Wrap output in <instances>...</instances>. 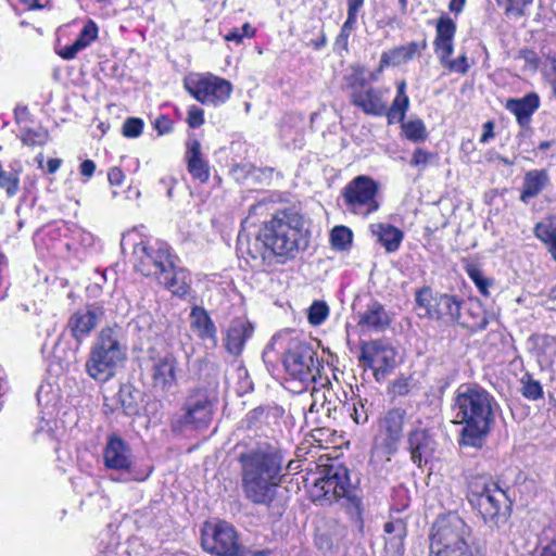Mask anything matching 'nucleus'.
<instances>
[{
    "mask_svg": "<svg viewBox=\"0 0 556 556\" xmlns=\"http://www.w3.org/2000/svg\"><path fill=\"white\" fill-rule=\"evenodd\" d=\"M283 456L277 443L261 440L241 453V486L245 498L256 505L269 506L281 482Z\"/></svg>",
    "mask_w": 556,
    "mask_h": 556,
    "instance_id": "f257e3e1",
    "label": "nucleus"
},
{
    "mask_svg": "<svg viewBox=\"0 0 556 556\" xmlns=\"http://www.w3.org/2000/svg\"><path fill=\"white\" fill-rule=\"evenodd\" d=\"M495 399L483 388L460 386L454 400L457 422L464 425L460 444L480 447L491 430Z\"/></svg>",
    "mask_w": 556,
    "mask_h": 556,
    "instance_id": "f03ea898",
    "label": "nucleus"
},
{
    "mask_svg": "<svg viewBox=\"0 0 556 556\" xmlns=\"http://www.w3.org/2000/svg\"><path fill=\"white\" fill-rule=\"evenodd\" d=\"M127 357V344L118 326L102 328L92 341L85 371L92 380L105 383Z\"/></svg>",
    "mask_w": 556,
    "mask_h": 556,
    "instance_id": "7ed1b4c3",
    "label": "nucleus"
},
{
    "mask_svg": "<svg viewBox=\"0 0 556 556\" xmlns=\"http://www.w3.org/2000/svg\"><path fill=\"white\" fill-rule=\"evenodd\" d=\"M468 501L490 529L504 526L511 511V501L506 491L486 475L468 478Z\"/></svg>",
    "mask_w": 556,
    "mask_h": 556,
    "instance_id": "20e7f679",
    "label": "nucleus"
},
{
    "mask_svg": "<svg viewBox=\"0 0 556 556\" xmlns=\"http://www.w3.org/2000/svg\"><path fill=\"white\" fill-rule=\"evenodd\" d=\"M301 215L292 208L277 211L261 231L264 243L275 256L292 257L299 248Z\"/></svg>",
    "mask_w": 556,
    "mask_h": 556,
    "instance_id": "39448f33",
    "label": "nucleus"
},
{
    "mask_svg": "<svg viewBox=\"0 0 556 556\" xmlns=\"http://www.w3.org/2000/svg\"><path fill=\"white\" fill-rule=\"evenodd\" d=\"M471 529L455 513L435 520L430 535V556H439L454 549L471 546Z\"/></svg>",
    "mask_w": 556,
    "mask_h": 556,
    "instance_id": "423d86ee",
    "label": "nucleus"
},
{
    "mask_svg": "<svg viewBox=\"0 0 556 556\" xmlns=\"http://www.w3.org/2000/svg\"><path fill=\"white\" fill-rule=\"evenodd\" d=\"M184 87L197 101L214 108L226 103L232 92L229 80L211 73L188 75L184 79Z\"/></svg>",
    "mask_w": 556,
    "mask_h": 556,
    "instance_id": "0eeeda50",
    "label": "nucleus"
},
{
    "mask_svg": "<svg viewBox=\"0 0 556 556\" xmlns=\"http://www.w3.org/2000/svg\"><path fill=\"white\" fill-rule=\"evenodd\" d=\"M378 190L379 186L371 177L356 176L341 191L345 210L363 217L377 212L379 210Z\"/></svg>",
    "mask_w": 556,
    "mask_h": 556,
    "instance_id": "6e6552de",
    "label": "nucleus"
},
{
    "mask_svg": "<svg viewBox=\"0 0 556 556\" xmlns=\"http://www.w3.org/2000/svg\"><path fill=\"white\" fill-rule=\"evenodd\" d=\"M201 544L205 552L216 556H242L237 532L226 521L205 522Z\"/></svg>",
    "mask_w": 556,
    "mask_h": 556,
    "instance_id": "1a4fd4ad",
    "label": "nucleus"
},
{
    "mask_svg": "<svg viewBox=\"0 0 556 556\" xmlns=\"http://www.w3.org/2000/svg\"><path fill=\"white\" fill-rule=\"evenodd\" d=\"M319 361L313 346L303 341H292L285 353L286 371L295 380L311 382L319 369Z\"/></svg>",
    "mask_w": 556,
    "mask_h": 556,
    "instance_id": "9d476101",
    "label": "nucleus"
},
{
    "mask_svg": "<svg viewBox=\"0 0 556 556\" xmlns=\"http://www.w3.org/2000/svg\"><path fill=\"white\" fill-rule=\"evenodd\" d=\"M103 460L106 468L118 470L126 473L123 479L127 481H144L151 473V470L135 473L131 470L134 456L129 445L118 435L112 434L108 438L106 445L103 450Z\"/></svg>",
    "mask_w": 556,
    "mask_h": 556,
    "instance_id": "9b49d317",
    "label": "nucleus"
},
{
    "mask_svg": "<svg viewBox=\"0 0 556 556\" xmlns=\"http://www.w3.org/2000/svg\"><path fill=\"white\" fill-rule=\"evenodd\" d=\"M359 362L374 371L377 381H381L395 368L396 351L382 340L365 342L361 346Z\"/></svg>",
    "mask_w": 556,
    "mask_h": 556,
    "instance_id": "f8f14e48",
    "label": "nucleus"
},
{
    "mask_svg": "<svg viewBox=\"0 0 556 556\" xmlns=\"http://www.w3.org/2000/svg\"><path fill=\"white\" fill-rule=\"evenodd\" d=\"M134 254L137 260L135 265L137 270L147 277L154 276L159 278L173 262L169 247L165 242L138 243L134 249Z\"/></svg>",
    "mask_w": 556,
    "mask_h": 556,
    "instance_id": "ddd939ff",
    "label": "nucleus"
},
{
    "mask_svg": "<svg viewBox=\"0 0 556 556\" xmlns=\"http://www.w3.org/2000/svg\"><path fill=\"white\" fill-rule=\"evenodd\" d=\"M407 420V413L404 408L393 407L382 414L378 420V432L376 442L387 453H394L403 438L404 425Z\"/></svg>",
    "mask_w": 556,
    "mask_h": 556,
    "instance_id": "4468645a",
    "label": "nucleus"
},
{
    "mask_svg": "<svg viewBox=\"0 0 556 556\" xmlns=\"http://www.w3.org/2000/svg\"><path fill=\"white\" fill-rule=\"evenodd\" d=\"M216 395L207 389H194L184 405L182 424L194 427L207 426L212 419Z\"/></svg>",
    "mask_w": 556,
    "mask_h": 556,
    "instance_id": "2eb2a0df",
    "label": "nucleus"
},
{
    "mask_svg": "<svg viewBox=\"0 0 556 556\" xmlns=\"http://www.w3.org/2000/svg\"><path fill=\"white\" fill-rule=\"evenodd\" d=\"M104 317V308L98 304H89L74 312L66 324L73 339L80 344L96 329Z\"/></svg>",
    "mask_w": 556,
    "mask_h": 556,
    "instance_id": "dca6fc26",
    "label": "nucleus"
},
{
    "mask_svg": "<svg viewBox=\"0 0 556 556\" xmlns=\"http://www.w3.org/2000/svg\"><path fill=\"white\" fill-rule=\"evenodd\" d=\"M178 362L172 353L156 357L152 366L153 387L169 392L177 386Z\"/></svg>",
    "mask_w": 556,
    "mask_h": 556,
    "instance_id": "f3484780",
    "label": "nucleus"
},
{
    "mask_svg": "<svg viewBox=\"0 0 556 556\" xmlns=\"http://www.w3.org/2000/svg\"><path fill=\"white\" fill-rule=\"evenodd\" d=\"M351 103L367 115L382 116L386 113L384 91L367 85L359 91L351 92Z\"/></svg>",
    "mask_w": 556,
    "mask_h": 556,
    "instance_id": "a211bd4d",
    "label": "nucleus"
},
{
    "mask_svg": "<svg viewBox=\"0 0 556 556\" xmlns=\"http://www.w3.org/2000/svg\"><path fill=\"white\" fill-rule=\"evenodd\" d=\"M437 443L426 429H415L408 434L410 458L418 467L427 464L433 456Z\"/></svg>",
    "mask_w": 556,
    "mask_h": 556,
    "instance_id": "6ab92c4d",
    "label": "nucleus"
},
{
    "mask_svg": "<svg viewBox=\"0 0 556 556\" xmlns=\"http://www.w3.org/2000/svg\"><path fill=\"white\" fill-rule=\"evenodd\" d=\"M253 333V326L250 321L237 318L233 319L226 332L224 345L232 356H239L243 352L245 342Z\"/></svg>",
    "mask_w": 556,
    "mask_h": 556,
    "instance_id": "aec40b11",
    "label": "nucleus"
},
{
    "mask_svg": "<svg viewBox=\"0 0 556 556\" xmlns=\"http://www.w3.org/2000/svg\"><path fill=\"white\" fill-rule=\"evenodd\" d=\"M427 48L426 40L421 42L412 41L407 45H402L384 51L381 54L379 63V72H382L388 66H400L413 60L417 54Z\"/></svg>",
    "mask_w": 556,
    "mask_h": 556,
    "instance_id": "412c9836",
    "label": "nucleus"
},
{
    "mask_svg": "<svg viewBox=\"0 0 556 556\" xmlns=\"http://www.w3.org/2000/svg\"><path fill=\"white\" fill-rule=\"evenodd\" d=\"M391 318L384 306L371 300L365 311L358 313V326L368 331H383L389 327Z\"/></svg>",
    "mask_w": 556,
    "mask_h": 556,
    "instance_id": "4be33fe9",
    "label": "nucleus"
},
{
    "mask_svg": "<svg viewBox=\"0 0 556 556\" xmlns=\"http://www.w3.org/2000/svg\"><path fill=\"white\" fill-rule=\"evenodd\" d=\"M540 106V98L536 93L530 92L522 98L508 99L505 109L516 116L521 128H528L531 116Z\"/></svg>",
    "mask_w": 556,
    "mask_h": 556,
    "instance_id": "5701e85b",
    "label": "nucleus"
},
{
    "mask_svg": "<svg viewBox=\"0 0 556 556\" xmlns=\"http://www.w3.org/2000/svg\"><path fill=\"white\" fill-rule=\"evenodd\" d=\"M462 301L455 295L439 294L433 299L432 308H428L431 318L446 323H455L460 319Z\"/></svg>",
    "mask_w": 556,
    "mask_h": 556,
    "instance_id": "b1692460",
    "label": "nucleus"
},
{
    "mask_svg": "<svg viewBox=\"0 0 556 556\" xmlns=\"http://www.w3.org/2000/svg\"><path fill=\"white\" fill-rule=\"evenodd\" d=\"M190 328L203 341H210L212 345L217 344V329L208 315L207 311L202 306H193L189 314Z\"/></svg>",
    "mask_w": 556,
    "mask_h": 556,
    "instance_id": "393cba45",
    "label": "nucleus"
},
{
    "mask_svg": "<svg viewBox=\"0 0 556 556\" xmlns=\"http://www.w3.org/2000/svg\"><path fill=\"white\" fill-rule=\"evenodd\" d=\"M456 33L455 22L443 15L438 20L435 26V38L433 41V48L437 55L442 54V59L451 56L454 51V36Z\"/></svg>",
    "mask_w": 556,
    "mask_h": 556,
    "instance_id": "a878e982",
    "label": "nucleus"
},
{
    "mask_svg": "<svg viewBox=\"0 0 556 556\" xmlns=\"http://www.w3.org/2000/svg\"><path fill=\"white\" fill-rule=\"evenodd\" d=\"M551 184L549 174L546 169H531L525 174L522 188L520 192V201L529 203L533 198H536L543 190Z\"/></svg>",
    "mask_w": 556,
    "mask_h": 556,
    "instance_id": "bb28decb",
    "label": "nucleus"
},
{
    "mask_svg": "<svg viewBox=\"0 0 556 556\" xmlns=\"http://www.w3.org/2000/svg\"><path fill=\"white\" fill-rule=\"evenodd\" d=\"M185 159L190 175L201 182H206L210 178V166L202 156L201 143L198 140L188 143Z\"/></svg>",
    "mask_w": 556,
    "mask_h": 556,
    "instance_id": "cd10ccee",
    "label": "nucleus"
},
{
    "mask_svg": "<svg viewBox=\"0 0 556 556\" xmlns=\"http://www.w3.org/2000/svg\"><path fill=\"white\" fill-rule=\"evenodd\" d=\"M157 279L175 295L184 296L190 291L189 274L184 268L176 267L174 261Z\"/></svg>",
    "mask_w": 556,
    "mask_h": 556,
    "instance_id": "c85d7f7f",
    "label": "nucleus"
},
{
    "mask_svg": "<svg viewBox=\"0 0 556 556\" xmlns=\"http://www.w3.org/2000/svg\"><path fill=\"white\" fill-rule=\"evenodd\" d=\"M98 37V26L94 22L88 21L79 33L75 41L58 51V54L64 60H73L76 55L89 47Z\"/></svg>",
    "mask_w": 556,
    "mask_h": 556,
    "instance_id": "c756f323",
    "label": "nucleus"
},
{
    "mask_svg": "<svg viewBox=\"0 0 556 556\" xmlns=\"http://www.w3.org/2000/svg\"><path fill=\"white\" fill-rule=\"evenodd\" d=\"M370 231L389 253L397 251L404 238V233L399 228L384 223L372 224Z\"/></svg>",
    "mask_w": 556,
    "mask_h": 556,
    "instance_id": "7c9ffc66",
    "label": "nucleus"
},
{
    "mask_svg": "<svg viewBox=\"0 0 556 556\" xmlns=\"http://www.w3.org/2000/svg\"><path fill=\"white\" fill-rule=\"evenodd\" d=\"M409 108V98L406 94V81L401 80L396 84V96L391 104V106L388 109L386 105V113L384 115L388 117L389 124L392 123H400L403 122L406 112Z\"/></svg>",
    "mask_w": 556,
    "mask_h": 556,
    "instance_id": "2f4dec72",
    "label": "nucleus"
},
{
    "mask_svg": "<svg viewBox=\"0 0 556 556\" xmlns=\"http://www.w3.org/2000/svg\"><path fill=\"white\" fill-rule=\"evenodd\" d=\"M533 233L547 247L552 258L556 262V215H549L536 223Z\"/></svg>",
    "mask_w": 556,
    "mask_h": 556,
    "instance_id": "473e14b6",
    "label": "nucleus"
},
{
    "mask_svg": "<svg viewBox=\"0 0 556 556\" xmlns=\"http://www.w3.org/2000/svg\"><path fill=\"white\" fill-rule=\"evenodd\" d=\"M312 403L308 410L305 413V419L307 422L323 425L326 420H323V413H330L329 401L324 390L314 388L311 392Z\"/></svg>",
    "mask_w": 556,
    "mask_h": 556,
    "instance_id": "72a5a7b5",
    "label": "nucleus"
},
{
    "mask_svg": "<svg viewBox=\"0 0 556 556\" xmlns=\"http://www.w3.org/2000/svg\"><path fill=\"white\" fill-rule=\"evenodd\" d=\"M239 250L242 254H247L248 257H250L252 264L251 266L254 267H262L264 266L270 258L271 255H274L267 245L264 243V238L261 236L257 237L252 243H247L245 251L243 250V242L239 241Z\"/></svg>",
    "mask_w": 556,
    "mask_h": 556,
    "instance_id": "f704fd0d",
    "label": "nucleus"
},
{
    "mask_svg": "<svg viewBox=\"0 0 556 556\" xmlns=\"http://www.w3.org/2000/svg\"><path fill=\"white\" fill-rule=\"evenodd\" d=\"M142 393L130 384L122 386L118 391V402L127 416H136L140 410Z\"/></svg>",
    "mask_w": 556,
    "mask_h": 556,
    "instance_id": "c9c22d12",
    "label": "nucleus"
},
{
    "mask_svg": "<svg viewBox=\"0 0 556 556\" xmlns=\"http://www.w3.org/2000/svg\"><path fill=\"white\" fill-rule=\"evenodd\" d=\"M344 81L351 92L359 91L368 84L366 81V70L361 64H353L349 67L348 73L344 75Z\"/></svg>",
    "mask_w": 556,
    "mask_h": 556,
    "instance_id": "e433bc0d",
    "label": "nucleus"
},
{
    "mask_svg": "<svg viewBox=\"0 0 556 556\" xmlns=\"http://www.w3.org/2000/svg\"><path fill=\"white\" fill-rule=\"evenodd\" d=\"M402 123V131L405 138L412 142H422L428 137L425 123L420 118Z\"/></svg>",
    "mask_w": 556,
    "mask_h": 556,
    "instance_id": "4c0bfd02",
    "label": "nucleus"
},
{
    "mask_svg": "<svg viewBox=\"0 0 556 556\" xmlns=\"http://www.w3.org/2000/svg\"><path fill=\"white\" fill-rule=\"evenodd\" d=\"M467 314L471 317V320L459 321L464 327L472 331L485 329L489 320L480 304L476 303L470 305L467 308Z\"/></svg>",
    "mask_w": 556,
    "mask_h": 556,
    "instance_id": "58836bf2",
    "label": "nucleus"
},
{
    "mask_svg": "<svg viewBox=\"0 0 556 556\" xmlns=\"http://www.w3.org/2000/svg\"><path fill=\"white\" fill-rule=\"evenodd\" d=\"M521 394L530 400V401H536L541 397H543V388L539 380L533 379V377L526 372L521 379Z\"/></svg>",
    "mask_w": 556,
    "mask_h": 556,
    "instance_id": "ea45409f",
    "label": "nucleus"
},
{
    "mask_svg": "<svg viewBox=\"0 0 556 556\" xmlns=\"http://www.w3.org/2000/svg\"><path fill=\"white\" fill-rule=\"evenodd\" d=\"M356 23L357 21L346 18L341 26L340 33L338 34L333 43L334 50L339 54H342V52L349 53V39L356 27Z\"/></svg>",
    "mask_w": 556,
    "mask_h": 556,
    "instance_id": "a19ab883",
    "label": "nucleus"
},
{
    "mask_svg": "<svg viewBox=\"0 0 556 556\" xmlns=\"http://www.w3.org/2000/svg\"><path fill=\"white\" fill-rule=\"evenodd\" d=\"M20 172L18 169H14L13 172H0V188L3 189L8 197H14L20 189Z\"/></svg>",
    "mask_w": 556,
    "mask_h": 556,
    "instance_id": "79ce46f5",
    "label": "nucleus"
},
{
    "mask_svg": "<svg viewBox=\"0 0 556 556\" xmlns=\"http://www.w3.org/2000/svg\"><path fill=\"white\" fill-rule=\"evenodd\" d=\"M353 233L345 226H336L330 232V242L337 250H345L352 243Z\"/></svg>",
    "mask_w": 556,
    "mask_h": 556,
    "instance_id": "37998d69",
    "label": "nucleus"
},
{
    "mask_svg": "<svg viewBox=\"0 0 556 556\" xmlns=\"http://www.w3.org/2000/svg\"><path fill=\"white\" fill-rule=\"evenodd\" d=\"M326 473L331 478L332 483L337 486L339 493H341L342 496H345L349 488L348 469L341 466H331L326 470Z\"/></svg>",
    "mask_w": 556,
    "mask_h": 556,
    "instance_id": "c03bdc74",
    "label": "nucleus"
},
{
    "mask_svg": "<svg viewBox=\"0 0 556 556\" xmlns=\"http://www.w3.org/2000/svg\"><path fill=\"white\" fill-rule=\"evenodd\" d=\"M384 532L387 534L393 535L389 539V543L394 546L402 545L403 539L406 534V527L402 519H395L392 521H388L384 525Z\"/></svg>",
    "mask_w": 556,
    "mask_h": 556,
    "instance_id": "a18cd8bd",
    "label": "nucleus"
},
{
    "mask_svg": "<svg viewBox=\"0 0 556 556\" xmlns=\"http://www.w3.org/2000/svg\"><path fill=\"white\" fill-rule=\"evenodd\" d=\"M315 489L320 491L321 495L327 501L343 497L337 486L332 483L331 478L325 472V475L315 482Z\"/></svg>",
    "mask_w": 556,
    "mask_h": 556,
    "instance_id": "49530a36",
    "label": "nucleus"
},
{
    "mask_svg": "<svg viewBox=\"0 0 556 556\" xmlns=\"http://www.w3.org/2000/svg\"><path fill=\"white\" fill-rule=\"evenodd\" d=\"M329 315V307L323 301H315L308 308V321L311 325L319 326L321 325Z\"/></svg>",
    "mask_w": 556,
    "mask_h": 556,
    "instance_id": "de8ad7c7",
    "label": "nucleus"
},
{
    "mask_svg": "<svg viewBox=\"0 0 556 556\" xmlns=\"http://www.w3.org/2000/svg\"><path fill=\"white\" fill-rule=\"evenodd\" d=\"M21 140L29 147L43 146L48 141V132L45 129H23Z\"/></svg>",
    "mask_w": 556,
    "mask_h": 556,
    "instance_id": "09e8293b",
    "label": "nucleus"
},
{
    "mask_svg": "<svg viewBox=\"0 0 556 556\" xmlns=\"http://www.w3.org/2000/svg\"><path fill=\"white\" fill-rule=\"evenodd\" d=\"M496 3L504 9L507 16L520 17L525 13V7L533 0H495Z\"/></svg>",
    "mask_w": 556,
    "mask_h": 556,
    "instance_id": "8fccbe9b",
    "label": "nucleus"
},
{
    "mask_svg": "<svg viewBox=\"0 0 556 556\" xmlns=\"http://www.w3.org/2000/svg\"><path fill=\"white\" fill-rule=\"evenodd\" d=\"M255 28L250 23H244L241 28H232L225 35V40L240 45L243 38H252L255 35Z\"/></svg>",
    "mask_w": 556,
    "mask_h": 556,
    "instance_id": "3c124183",
    "label": "nucleus"
},
{
    "mask_svg": "<svg viewBox=\"0 0 556 556\" xmlns=\"http://www.w3.org/2000/svg\"><path fill=\"white\" fill-rule=\"evenodd\" d=\"M144 123L139 117H128L125 119L122 134L126 138H137L142 134Z\"/></svg>",
    "mask_w": 556,
    "mask_h": 556,
    "instance_id": "603ef678",
    "label": "nucleus"
},
{
    "mask_svg": "<svg viewBox=\"0 0 556 556\" xmlns=\"http://www.w3.org/2000/svg\"><path fill=\"white\" fill-rule=\"evenodd\" d=\"M440 63L448 68L451 72L466 74L468 72V63L466 54H462L455 60H451L450 56L442 59V54L438 55Z\"/></svg>",
    "mask_w": 556,
    "mask_h": 556,
    "instance_id": "864d4df0",
    "label": "nucleus"
},
{
    "mask_svg": "<svg viewBox=\"0 0 556 556\" xmlns=\"http://www.w3.org/2000/svg\"><path fill=\"white\" fill-rule=\"evenodd\" d=\"M467 274L470 277V279L475 282L480 293L483 294L484 296H488L491 281L483 276L482 271L476 267H469L467 269Z\"/></svg>",
    "mask_w": 556,
    "mask_h": 556,
    "instance_id": "5fc2aeb1",
    "label": "nucleus"
},
{
    "mask_svg": "<svg viewBox=\"0 0 556 556\" xmlns=\"http://www.w3.org/2000/svg\"><path fill=\"white\" fill-rule=\"evenodd\" d=\"M350 416L357 425H363L368 420V412L362 399L348 405Z\"/></svg>",
    "mask_w": 556,
    "mask_h": 556,
    "instance_id": "6e6d98bb",
    "label": "nucleus"
},
{
    "mask_svg": "<svg viewBox=\"0 0 556 556\" xmlns=\"http://www.w3.org/2000/svg\"><path fill=\"white\" fill-rule=\"evenodd\" d=\"M518 60L523 62L525 71L535 72L539 67L540 60L536 53L532 50H521L519 52Z\"/></svg>",
    "mask_w": 556,
    "mask_h": 556,
    "instance_id": "4d7b16f0",
    "label": "nucleus"
},
{
    "mask_svg": "<svg viewBox=\"0 0 556 556\" xmlns=\"http://www.w3.org/2000/svg\"><path fill=\"white\" fill-rule=\"evenodd\" d=\"M187 123L190 128H199L204 124V112L197 105H191L188 109Z\"/></svg>",
    "mask_w": 556,
    "mask_h": 556,
    "instance_id": "13d9d810",
    "label": "nucleus"
},
{
    "mask_svg": "<svg viewBox=\"0 0 556 556\" xmlns=\"http://www.w3.org/2000/svg\"><path fill=\"white\" fill-rule=\"evenodd\" d=\"M434 155L424 149H416L413 153L410 165L424 169Z\"/></svg>",
    "mask_w": 556,
    "mask_h": 556,
    "instance_id": "bf43d9fd",
    "label": "nucleus"
},
{
    "mask_svg": "<svg viewBox=\"0 0 556 556\" xmlns=\"http://www.w3.org/2000/svg\"><path fill=\"white\" fill-rule=\"evenodd\" d=\"M433 299L431 294V290L428 287H425L422 289H419L416 292L415 301L418 306L426 308L428 312V308H432L433 306Z\"/></svg>",
    "mask_w": 556,
    "mask_h": 556,
    "instance_id": "052dcab7",
    "label": "nucleus"
},
{
    "mask_svg": "<svg viewBox=\"0 0 556 556\" xmlns=\"http://www.w3.org/2000/svg\"><path fill=\"white\" fill-rule=\"evenodd\" d=\"M154 128L159 135H165L173 130V123L165 115H161L155 119Z\"/></svg>",
    "mask_w": 556,
    "mask_h": 556,
    "instance_id": "680f3d73",
    "label": "nucleus"
},
{
    "mask_svg": "<svg viewBox=\"0 0 556 556\" xmlns=\"http://www.w3.org/2000/svg\"><path fill=\"white\" fill-rule=\"evenodd\" d=\"M365 0H346L348 16L346 18L357 21L359 10L363 8Z\"/></svg>",
    "mask_w": 556,
    "mask_h": 556,
    "instance_id": "e2e57ef3",
    "label": "nucleus"
},
{
    "mask_svg": "<svg viewBox=\"0 0 556 556\" xmlns=\"http://www.w3.org/2000/svg\"><path fill=\"white\" fill-rule=\"evenodd\" d=\"M392 392L399 396L406 395L409 392L407 379L401 378L395 380L392 384Z\"/></svg>",
    "mask_w": 556,
    "mask_h": 556,
    "instance_id": "0e129e2a",
    "label": "nucleus"
},
{
    "mask_svg": "<svg viewBox=\"0 0 556 556\" xmlns=\"http://www.w3.org/2000/svg\"><path fill=\"white\" fill-rule=\"evenodd\" d=\"M125 175L119 167H112L108 173V179L113 186H121L124 181Z\"/></svg>",
    "mask_w": 556,
    "mask_h": 556,
    "instance_id": "69168bd1",
    "label": "nucleus"
},
{
    "mask_svg": "<svg viewBox=\"0 0 556 556\" xmlns=\"http://www.w3.org/2000/svg\"><path fill=\"white\" fill-rule=\"evenodd\" d=\"M494 136V123L492 121H488L486 123L483 124V132L480 137V142L486 143L491 139H493Z\"/></svg>",
    "mask_w": 556,
    "mask_h": 556,
    "instance_id": "338daca9",
    "label": "nucleus"
},
{
    "mask_svg": "<svg viewBox=\"0 0 556 556\" xmlns=\"http://www.w3.org/2000/svg\"><path fill=\"white\" fill-rule=\"evenodd\" d=\"M94 170H96V164L91 160H85L80 164V174L83 176L90 178L94 174Z\"/></svg>",
    "mask_w": 556,
    "mask_h": 556,
    "instance_id": "774afa93",
    "label": "nucleus"
}]
</instances>
